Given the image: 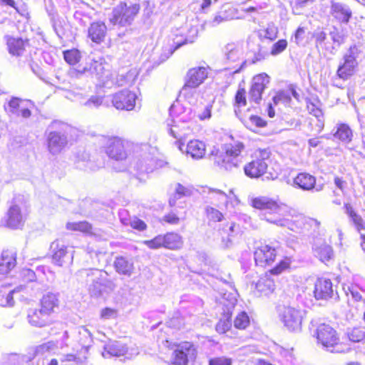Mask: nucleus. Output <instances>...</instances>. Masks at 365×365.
<instances>
[{"instance_id":"obj_48","label":"nucleus","mask_w":365,"mask_h":365,"mask_svg":"<svg viewBox=\"0 0 365 365\" xmlns=\"http://www.w3.org/2000/svg\"><path fill=\"white\" fill-rule=\"evenodd\" d=\"M63 58L70 65L76 64L81 58V53L77 49H71L63 51Z\"/></svg>"},{"instance_id":"obj_1","label":"nucleus","mask_w":365,"mask_h":365,"mask_svg":"<svg viewBox=\"0 0 365 365\" xmlns=\"http://www.w3.org/2000/svg\"><path fill=\"white\" fill-rule=\"evenodd\" d=\"M169 110L173 119L167 122L168 133L176 139L175 144L182 150L183 140L192 133V120L196 112L191 108H181L179 105H172Z\"/></svg>"},{"instance_id":"obj_4","label":"nucleus","mask_w":365,"mask_h":365,"mask_svg":"<svg viewBox=\"0 0 365 365\" xmlns=\"http://www.w3.org/2000/svg\"><path fill=\"white\" fill-rule=\"evenodd\" d=\"M27 216L26 202L24 196L19 195L14 197L1 224L11 230L22 229Z\"/></svg>"},{"instance_id":"obj_61","label":"nucleus","mask_w":365,"mask_h":365,"mask_svg":"<svg viewBox=\"0 0 365 365\" xmlns=\"http://www.w3.org/2000/svg\"><path fill=\"white\" fill-rule=\"evenodd\" d=\"M118 316V312L115 309L109 307L104 308L101 312V318L103 319H115Z\"/></svg>"},{"instance_id":"obj_23","label":"nucleus","mask_w":365,"mask_h":365,"mask_svg":"<svg viewBox=\"0 0 365 365\" xmlns=\"http://www.w3.org/2000/svg\"><path fill=\"white\" fill-rule=\"evenodd\" d=\"M331 14L338 21L343 23H347L349 21L352 13L347 5L332 1L331 5Z\"/></svg>"},{"instance_id":"obj_42","label":"nucleus","mask_w":365,"mask_h":365,"mask_svg":"<svg viewBox=\"0 0 365 365\" xmlns=\"http://www.w3.org/2000/svg\"><path fill=\"white\" fill-rule=\"evenodd\" d=\"M250 323V317L245 311H240L234 319V327L238 329H245Z\"/></svg>"},{"instance_id":"obj_8","label":"nucleus","mask_w":365,"mask_h":365,"mask_svg":"<svg viewBox=\"0 0 365 365\" xmlns=\"http://www.w3.org/2000/svg\"><path fill=\"white\" fill-rule=\"evenodd\" d=\"M270 154V150L268 148L256 150L252 155L253 160L244 167L245 175L252 178H257L263 175L267 170V161Z\"/></svg>"},{"instance_id":"obj_59","label":"nucleus","mask_w":365,"mask_h":365,"mask_svg":"<svg viewBox=\"0 0 365 365\" xmlns=\"http://www.w3.org/2000/svg\"><path fill=\"white\" fill-rule=\"evenodd\" d=\"M163 235H158L154 239L148 241H145L144 243L146 244L150 249H159L163 247Z\"/></svg>"},{"instance_id":"obj_19","label":"nucleus","mask_w":365,"mask_h":365,"mask_svg":"<svg viewBox=\"0 0 365 365\" xmlns=\"http://www.w3.org/2000/svg\"><path fill=\"white\" fill-rule=\"evenodd\" d=\"M207 68L203 66L195 67L188 70L185 83L198 88L207 78Z\"/></svg>"},{"instance_id":"obj_18","label":"nucleus","mask_w":365,"mask_h":365,"mask_svg":"<svg viewBox=\"0 0 365 365\" xmlns=\"http://www.w3.org/2000/svg\"><path fill=\"white\" fill-rule=\"evenodd\" d=\"M329 36L333 44L330 46H325V50L330 54L334 55L338 48L346 42L349 36V31L346 29L341 26H333L329 31Z\"/></svg>"},{"instance_id":"obj_38","label":"nucleus","mask_w":365,"mask_h":365,"mask_svg":"<svg viewBox=\"0 0 365 365\" xmlns=\"http://www.w3.org/2000/svg\"><path fill=\"white\" fill-rule=\"evenodd\" d=\"M255 260L257 266L266 267L272 264L274 261L275 254L274 252H254Z\"/></svg>"},{"instance_id":"obj_41","label":"nucleus","mask_w":365,"mask_h":365,"mask_svg":"<svg viewBox=\"0 0 365 365\" xmlns=\"http://www.w3.org/2000/svg\"><path fill=\"white\" fill-rule=\"evenodd\" d=\"M259 292L267 295L274 292L275 284L272 279L269 278L260 279L256 284Z\"/></svg>"},{"instance_id":"obj_45","label":"nucleus","mask_w":365,"mask_h":365,"mask_svg":"<svg viewBox=\"0 0 365 365\" xmlns=\"http://www.w3.org/2000/svg\"><path fill=\"white\" fill-rule=\"evenodd\" d=\"M347 336L352 342H362L365 340V328L354 327L347 331Z\"/></svg>"},{"instance_id":"obj_7","label":"nucleus","mask_w":365,"mask_h":365,"mask_svg":"<svg viewBox=\"0 0 365 365\" xmlns=\"http://www.w3.org/2000/svg\"><path fill=\"white\" fill-rule=\"evenodd\" d=\"M101 143L107 155L115 160H124L128 157L129 141L117 136H103Z\"/></svg>"},{"instance_id":"obj_24","label":"nucleus","mask_w":365,"mask_h":365,"mask_svg":"<svg viewBox=\"0 0 365 365\" xmlns=\"http://www.w3.org/2000/svg\"><path fill=\"white\" fill-rule=\"evenodd\" d=\"M107 32V27L103 22L96 21L91 24L88 28V37L96 43H101L105 39Z\"/></svg>"},{"instance_id":"obj_6","label":"nucleus","mask_w":365,"mask_h":365,"mask_svg":"<svg viewBox=\"0 0 365 365\" xmlns=\"http://www.w3.org/2000/svg\"><path fill=\"white\" fill-rule=\"evenodd\" d=\"M362 53L361 46L354 44L351 46L343 56V63L339 64L336 75L339 78L346 80L355 72L358 66V58Z\"/></svg>"},{"instance_id":"obj_47","label":"nucleus","mask_w":365,"mask_h":365,"mask_svg":"<svg viewBox=\"0 0 365 365\" xmlns=\"http://www.w3.org/2000/svg\"><path fill=\"white\" fill-rule=\"evenodd\" d=\"M245 124L250 130H254L255 128L264 127L267 123L257 115H250L248 119L245 120Z\"/></svg>"},{"instance_id":"obj_2","label":"nucleus","mask_w":365,"mask_h":365,"mask_svg":"<svg viewBox=\"0 0 365 365\" xmlns=\"http://www.w3.org/2000/svg\"><path fill=\"white\" fill-rule=\"evenodd\" d=\"M252 205L255 208L266 211L264 217L266 221L279 227H287L289 229L294 230L293 223L285 217L286 208L284 206L279 205L275 201L266 197L252 199Z\"/></svg>"},{"instance_id":"obj_35","label":"nucleus","mask_w":365,"mask_h":365,"mask_svg":"<svg viewBox=\"0 0 365 365\" xmlns=\"http://www.w3.org/2000/svg\"><path fill=\"white\" fill-rule=\"evenodd\" d=\"M66 227L68 230L79 231L86 235H93V227L87 221L67 222Z\"/></svg>"},{"instance_id":"obj_10","label":"nucleus","mask_w":365,"mask_h":365,"mask_svg":"<svg viewBox=\"0 0 365 365\" xmlns=\"http://www.w3.org/2000/svg\"><path fill=\"white\" fill-rule=\"evenodd\" d=\"M138 354L139 351L137 347L128 348L125 344L120 341H110L105 344L102 356L104 358L124 356L126 359H130Z\"/></svg>"},{"instance_id":"obj_55","label":"nucleus","mask_w":365,"mask_h":365,"mask_svg":"<svg viewBox=\"0 0 365 365\" xmlns=\"http://www.w3.org/2000/svg\"><path fill=\"white\" fill-rule=\"evenodd\" d=\"M291 259L288 257H285L282 259L276 267L271 269V273L273 274H279L286 269L291 267Z\"/></svg>"},{"instance_id":"obj_51","label":"nucleus","mask_w":365,"mask_h":365,"mask_svg":"<svg viewBox=\"0 0 365 365\" xmlns=\"http://www.w3.org/2000/svg\"><path fill=\"white\" fill-rule=\"evenodd\" d=\"M14 291L11 290L8 293L3 292H0V306L2 307H12L14 304Z\"/></svg>"},{"instance_id":"obj_29","label":"nucleus","mask_w":365,"mask_h":365,"mask_svg":"<svg viewBox=\"0 0 365 365\" xmlns=\"http://www.w3.org/2000/svg\"><path fill=\"white\" fill-rule=\"evenodd\" d=\"M346 214L349 216L350 222L354 225L358 232L365 230L364 220L354 210L353 207L346 203L344 205Z\"/></svg>"},{"instance_id":"obj_54","label":"nucleus","mask_w":365,"mask_h":365,"mask_svg":"<svg viewBox=\"0 0 365 365\" xmlns=\"http://www.w3.org/2000/svg\"><path fill=\"white\" fill-rule=\"evenodd\" d=\"M287 47V41L285 39H280L274 43L271 48L270 54L277 56L283 52Z\"/></svg>"},{"instance_id":"obj_33","label":"nucleus","mask_w":365,"mask_h":365,"mask_svg":"<svg viewBox=\"0 0 365 365\" xmlns=\"http://www.w3.org/2000/svg\"><path fill=\"white\" fill-rule=\"evenodd\" d=\"M180 96L185 98L190 105H193L197 102L199 96L197 88L185 83L180 92Z\"/></svg>"},{"instance_id":"obj_20","label":"nucleus","mask_w":365,"mask_h":365,"mask_svg":"<svg viewBox=\"0 0 365 365\" xmlns=\"http://www.w3.org/2000/svg\"><path fill=\"white\" fill-rule=\"evenodd\" d=\"M27 318L30 324L34 327H43L51 323V315L42 309H30Z\"/></svg>"},{"instance_id":"obj_53","label":"nucleus","mask_w":365,"mask_h":365,"mask_svg":"<svg viewBox=\"0 0 365 365\" xmlns=\"http://www.w3.org/2000/svg\"><path fill=\"white\" fill-rule=\"evenodd\" d=\"M269 56V53L266 48L257 45V50L254 51V56L251 60L252 63H256L259 61L264 60Z\"/></svg>"},{"instance_id":"obj_34","label":"nucleus","mask_w":365,"mask_h":365,"mask_svg":"<svg viewBox=\"0 0 365 365\" xmlns=\"http://www.w3.org/2000/svg\"><path fill=\"white\" fill-rule=\"evenodd\" d=\"M115 267L118 272L130 276L133 272V264L125 258L118 257L115 261Z\"/></svg>"},{"instance_id":"obj_63","label":"nucleus","mask_w":365,"mask_h":365,"mask_svg":"<svg viewBox=\"0 0 365 365\" xmlns=\"http://www.w3.org/2000/svg\"><path fill=\"white\" fill-rule=\"evenodd\" d=\"M216 331L220 334H225L228 331V316L225 315L220 319L216 325Z\"/></svg>"},{"instance_id":"obj_9","label":"nucleus","mask_w":365,"mask_h":365,"mask_svg":"<svg viewBox=\"0 0 365 365\" xmlns=\"http://www.w3.org/2000/svg\"><path fill=\"white\" fill-rule=\"evenodd\" d=\"M284 326L290 331L297 332L302 329L303 312L292 307H284L279 312Z\"/></svg>"},{"instance_id":"obj_15","label":"nucleus","mask_w":365,"mask_h":365,"mask_svg":"<svg viewBox=\"0 0 365 365\" xmlns=\"http://www.w3.org/2000/svg\"><path fill=\"white\" fill-rule=\"evenodd\" d=\"M269 83L270 78L264 73L254 76L249 93L250 99L256 103H259L262 94Z\"/></svg>"},{"instance_id":"obj_58","label":"nucleus","mask_w":365,"mask_h":365,"mask_svg":"<svg viewBox=\"0 0 365 365\" xmlns=\"http://www.w3.org/2000/svg\"><path fill=\"white\" fill-rule=\"evenodd\" d=\"M349 287L359 289L361 292L365 293V279L359 275H354L352 279V283Z\"/></svg>"},{"instance_id":"obj_5","label":"nucleus","mask_w":365,"mask_h":365,"mask_svg":"<svg viewBox=\"0 0 365 365\" xmlns=\"http://www.w3.org/2000/svg\"><path fill=\"white\" fill-rule=\"evenodd\" d=\"M140 9L139 4L120 2L112 11L109 21L113 26L128 27L130 26Z\"/></svg>"},{"instance_id":"obj_11","label":"nucleus","mask_w":365,"mask_h":365,"mask_svg":"<svg viewBox=\"0 0 365 365\" xmlns=\"http://www.w3.org/2000/svg\"><path fill=\"white\" fill-rule=\"evenodd\" d=\"M317 339L324 348L334 351V348L339 343V336L336 331L329 325L322 324L316 331Z\"/></svg>"},{"instance_id":"obj_44","label":"nucleus","mask_w":365,"mask_h":365,"mask_svg":"<svg viewBox=\"0 0 365 365\" xmlns=\"http://www.w3.org/2000/svg\"><path fill=\"white\" fill-rule=\"evenodd\" d=\"M317 0H295L292 6L293 13L296 15L304 14Z\"/></svg>"},{"instance_id":"obj_30","label":"nucleus","mask_w":365,"mask_h":365,"mask_svg":"<svg viewBox=\"0 0 365 365\" xmlns=\"http://www.w3.org/2000/svg\"><path fill=\"white\" fill-rule=\"evenodd\" d=\"M16 264V256L14 252H2L0 258V274H8Z\"/></svg>"},{"instance_id":"obj_57","label":"nucleus","mask_w":365,"mask_h":365,"mask_svg":"<svg viewBox=\"0 0 365 365\" xmlns=\"http://www.w3.org/2000/svg\"><path fill=\"white\" fill-rule=\"evenodd\" d=\"M57 347V343L53 341H49L36 347V353L43 354L46 352L54 350Z\"/></svg>"},{"instance_id":"obj_25","label":"nucleus","mask_w":365,"mask_h":365,"mask_svg":"<svg viewBox=\"0 0 365 365\" xmlns=\"http://www.w3.org/2000/svg\"><path fill=\"white\" fill-rule=\"evenodd\" d=\"M59 307L58 295L52 292L44 294L41 300V309L51 315Z\"/></svg>"},{"instance_id":"obj_46","label":"nucleus","mask_w":365,"mask_h":365,"mask_svg":"<svg viewBox=\"0 0 365 365\" xmlns=\"http://www.w3.org/2000/svg\"><path fill=\"white\" fill-rule=\"evenodd\" d=\"M278 34L277 27L273 24H268L264 29L259 31V36L264 37L269 40H274L277 38Z\"/></svg>"},{"instance_id":"obj_27","label":"nucleus","mask_w":365,"mask_h":365,"mask_svg":"<svg viewBox=\"0 0 365 365\" xmlns=\"http://www.w3.org/2000/svg\"><path fill=\"white\" fill-rule=\"evenodd\" d=\"M27 44L28 41L26 40H24L22 38L10 37L7 40V46L9 53L16 56L23 55Z\"/></svg>"},{"instance_id":"obj_28","label":"nucleus","mask_w":365,"mask_h":365,"mask_svg":"<svg viewBox=\"0 0 365 365\" xmlns=\"http://www.w3.org/2000/svg\"><path fill=\"white\" fill-rule=\"evenodd\" d=\"M186 153L194 159L202 158L205 154V145L197 140H190L186 145Z\"/></svg>"},{"instance_id":"obj_43","label":"nucleus","mask_w":365,"mask_h":365,"mask_svg":"<svg viewBox=\"0 0 365 365\" xmlns=\"http://www.w3.org/2000/svg\"><path fill=\"white\" fill-rule=\"evenodd\" d=\"M334 137L344 142H349L351 140L352 132L350 128L346 124H341L337 127Z\"/></svg>"},{"instance_id":"obj_31","label":"nucleus","mask_w":365,"mask_h":365,"mask_svg":"<svg viewBox=\"0 0 365 365\" xmlns=\"http://www.w3.org/2000/svg\"><path fill=\"white\" fill-rule=\"evenodd\" d=\"M163 248L169 250H178L182 247V239L177 233L170 232L163 235Z\"/></svg>"},{"instance_id":"obj_32","label":"nucleus","mask_w":365,"mask_h":365,"mask_svg":"<svg viewBox=\"0 0 365 365\" xmlns=\"http://www.w3.org/2000/svg\"><path fill=\"white\" fill-rule=\"evenodd\" d=\"M320 102L316 99L314 101L311 100L307 101V108L308 112L313 115L317 119V126L319 128V131L324 128V118L323 113L319 107Z\"/></svg>"},{"instance_id":"obj_40","label":"nucleus","mask_w":365,"mask_h":365,"mask_svg":"<svg viewBox=\"0 0 365 365\" xmlns=\"http://www.w3.org/2000/svg\"><path fill=\"white\" fill-rule=\"evenodd\" d=\"M79 339L78 342L88 351V349L91 346L93 343V338L90 331L86 327H81L78 331Z\"/></svg>"},{"instance_id":"obj_50","label":"nucleus","mask_w":365,"mask_h":365,"mask_svg":"<svg viewBox=\"0 0 365 365\" xmlns=\"http://www.w3.org/2000/svg\"><path fill=\"white\" fill-rule=\"evenodd\" d=\"M51 23L53 29L58 36V37L61 39H63L65 35V29L63 28V21H61L58 16H52Z\"/></svg>"},{"instance_id":"obj_16","label":"nucleus","mask_w":365,"mask_h":365,"mask_svg":"<svg viewBox=\"0 0 365 365\" xmlns=\"http://www.w3.org/2000/svg\"><path fill=\"white\" fill-rule=\"evenodd\" d=\"M193 345L187 341L182 342L176 346L172 356V362L174 365H187L189 357L195 355Z\"/></svg>"},{"instance_id":"obj_56","label":"nucleus","mask_w":365,"mask_h":365,"mask_svg":"<svg viewBox=\"0 0 365 365\" xmlns=\"http://www.w3.org/2000/svg\"><path fill=\"white\" fill-rule=\"evenodd\" d=\"M70 252H53L52 255V261L54 264L62 266L66 263L65 258L73 259L72 255H68Z\"/></svg>"},{"instance_id":"obj_14","label":"nucleus","mask_w":365,"mask_h":365,"mask_svg":"<svg viewBox=\"0 0 365 365\" xmlns=\"http://www.w3.org/2000/svg\"><path fill=\"white\" fill-rule=\"evenodd\" d=\"M4 107L11 118H28L31 114V110L25 106V102L17 97H12Z\"/></svg>"},{"instance_id":"obj_36","label":"nucleus","mask_w":365,"mask_h":365,"mask_svg":"<svg viewBox=\"0 0 365 365\" xmlns=\"http://www.w3.org/2000/svg\"><path fill=\"white\" fill-rule=\"evenodd\" d=\"M104 66L101 61H92L90 63V67L83 68L82 70L78 69V71L81 73L89 72L91 74L96 75L98 78H101L104 73Z\"/></svg>"},{"instance_id":"obj_60","label":"nucleus","mask_w":365,"mask_h":365,"mask_svg":"<svg viewBox=\"0 0 365 365\" xmlns=\"http://www.w3.org/2000/svg\"><path fill=\"white\" fill-rule=\"evenodd\" d=\"M207 217L210 220H212L215 222H220L222 220L223 217L222 214L218 211L217 210L208 207L206 209Z\"/></svg>"},{"instance_id":"obj_21","label":"nucleus","mask_w":365,"mask_h":365,"mask_svg":"<svg viewBox=\"0 0 365 365\" xmlns=\"http://www.w3.org/2000/svg\"><path fill=\"white\" fill-rule=\"evenodd\" d=\"M316 178L308 173H300L293 179L292 185L304 191H311L315 188Z\"/></svg>"},{"instance_id":"obj_64","label":"nucleus","mask_w":365,"mask_h":365,"mask_svg":"<svg viewBox=\"0 0 365 365\" xmlns=\"http://www.w3.org/2000/svg\"><path fill=\"white\" fill-rule=\"evenodd\" d=\"M238 297L239 294L235 287L233 286L232 283L230 282V305H232L233 306V307H235L238 302Z\"/></svg>"},{"instance_id":"obj_17","label":"nucleus","mask_w":365,"mask_h":365,"mask_svg":"<svg viewBox=\"0 0 365 365\" xmlns=\"http://www.w3.org/2000/svg\"><path fill=\"white\" fill-rule=\"evenodd\" d=\"M314 293L317 299L327 300L334 297L338 298V294L334 290L331 281L329 279H318L315 283Z\"/></svg>"},{"instance_id":"obj_62","label":"nucleus","mask_w":365,"mask_h":365,"mask_svg":"<svg viewBox=\"0 0 365 365\" xmlns=\"http://www.w3.org/2000/svg\"><path fill=\"white\" fill-rule=\"evenodd\" d=\"M60 361L62 363L74 362L76 364H80L83 361L73 354H62L60 356Z\"/></svg>"},{"instance_id":"obj_26","label":"nucleus","mask_w":365,"mask_h":365,"mask_svg":"<svg viewBox=\"0 0 365 365\" xmlns=\"http://www.w3.org/2000/svg\"><path fill=\"white\" fill-rule=\"evenodd\" d=\"M245 146L241 142H235L234 144L230 142V166L238 167L242 163V151Z\"/></svg>"},{"instance_id":"obj_52","label":"nucleus","mask_w":365,"mask_h":365,"mask_svg":"<svg viewBox=\"0 0 365 365\" xmlns=\"http://www.w3.org/2000/svg\"><path fill=\"white\" fill-rule=\"evenodd\" d=\"M210 198L211 200H214L216 197L217 202H224L225 204L227 203V196L225 192L220 190L217 189H211L209 188Z\"/></svg>"},{"instance_id":"obj_39","label":"nucleus","mask_w":365,"mask_h":365,"mask_svg":"<svg viewBox=\"0 0 365 365\" xmlns=\"http://www.w3.org/2000/svg\"><path fill=\"white\" fill-rule=\"evenodd\" d=\"M78 99L81 106H83L89 109L99 108L103 101V97L100 96H91L88 99H85L83 96H80Z\"/></svg>"},{"instance_id":"obj_12","label":"nucleus","mask_w":365,"mask_h":365,"mask_svg":"<svg viewBox=\"0 0 365 365\" xmlns=\"http://www.w3.org/2000/svg\"><path fill=\"white\" fill-rule=\"evenodd\" d=\"M136 100V93L128 89L121 90L112 96V104L118 110H133Z\"/></svg>"},{"instance_id":"obj_13","label":"nucleus","mask_w":365,"mask_h":365,"mask_svg":"<svg viewBox=\"0 0 365 365\" xmlns=\"http://www.w3.org/2000/svg\"><path fill=\"white\" fill-rule=\"evenodd\" d=\"M81 277H86V282H91L88 291L91 297L98 298L104 292L101 272L98 269H83L79 272Z\"/></svg>"},{"instance_id":"obj_22","label":"nucleus","mask_w":365,"mask_h":365,"mask_svg":"<svg viewBox=\"0 0 365 365\" xmlns=\"http://www.w3.org/2000/svg\"><path fill=\"white\" fill-rule=\"evenodd\" d=\"M210 155L215 165L220 169L227 170V165L228 163V146L226 144L220 146H215L211 151Z\"/></svg>"},{"instance_id":"obj_49","label":"nucleus","mask_w":365,"mask_h":365,"mask_svg":"<svg viewBox=\"0 0 365 365\" xmlns=\"http://www.w3.org/2000/svg\"><path fill=\"white\" fill-rule=\"evenodd\" d=\"M153 158H148L144 161H139L136 163L135 168L137 170H138L140 173H148L150 172L153 171Z\"/></svg>"},{"instance_id":"obj_3","label":"nucleus","mask_w":365,"mask_h":365,"mask_svg":"<svg viewBox=\"0 0 365 365\" xmlns=\"http://www.w3.org/2000/svg\"><path fill=\"white\" fill-rule=\"evenodd\" d=\"M73 128L61 121L53 120L46 130L48 151L53 155L61 153L67 146Z\"/></svg>"},{"instance_id":"obj_37","label":"nucleus","mask_w":365,"mask_h":365,"mask_svg":"<svg viewBox=\"0 0 365 365\" xmlns=\"http://www.w3.org/2000/svg\"><path fill=\"white\" fill-rule=\"evenodd\" d=\"M137 73L135 71H129L126 73L118 74L115 77V83L118 86H125L131 85L135 81Z\"/></svg>"}]
</instances>
